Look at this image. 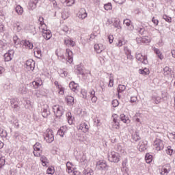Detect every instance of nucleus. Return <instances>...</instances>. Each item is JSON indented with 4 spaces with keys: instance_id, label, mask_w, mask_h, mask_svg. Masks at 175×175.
I'll use <instances>...</instances> for the list:
<instances>
[{
    "instance_id": "f257e3e1",
    "label": "nucleus",
    "mask_w": 175,
    "mask_h": 175,
    "mask_svg": "<svg viewBox=\"0 0 175 175\" xmlns=\"http://www.w3.org/2000/svg\"><path fill=\"white\" fill-rule=\"evenodd\" d=\"M39 29L42 33V36L46 40H49V39L51 38L53 35L51 34V31L47 29V25L46 23H42L39 25Z\"/></svg>"
},
{
    "instance_id": "f03ea898",
    "label": "nucleus",
    "mask_w": 175,
    "mask_h": 175,
    "mask_svg": "<svg viewBox=\"0 0 175 175\" xmlns=\"http://www.w3.org/2000/svg\"><path fill=\"white\" fill-rule=\"evenodd\" d=\"M74 154L76 157L77 161H79V162H81V163H87L88 162V161L87 160V156L85 155L84 152L78 150L74 152Z\"/></svg>"
},
{
    "instance_id": "7ed1b4c3",
    "label": "nucleus",
    "mask_w": 175,
    "mask_h": 175,
    "mask_svg": "<svg viewBox=\"0 0 175 175\" xmlns=\"http://www.w3.org/2000/svg\"><path fill=\"white\" fill-rule=\"evenodd\" d=\"M108 161H109V162L118 163V162L121 161V156L120 155V153L112 151L108 155Z\"/></svg>"
},
{
    "instance_id": "20e7f679",
    "label": "nucleus",
    "mask_w": 175,
    "mask_h": 175,
    "mask_svg": "<svg viewBox=\"0 0 175 175\" xmlns=\"http://www.w3.org/2000/svg\"><path fill=\"white\" fill-rule=\"evenodd\" d=\"M53 110L54 114L57 118L62 117V116H64V113H65V109H64V107L58 105H53Z\"/></svg>"
},
{
    "instance_id": "39448f33",
    "label": "nucleus",
    "mask_w": 175,
    "mask_h": 175,
    "mask_svg": "<svg viewBox=\"0 0 175 175\" xmlns=\"http://www.w3.org/2000/svg\"><path fill=\"white\" fill-rule=\"evenodd\" d=\"M44 139L46 143H53V142H54V133L53 130L47 129L44 133Z\"/></svg>"
},
{
    "instance_id": "423d86ee",
    "label": "nucleus",
    "mask_w": 175,
    "mask_h": 175,
    "mask_svg": "<svg viewBox=\"0 0 175 175\" xmlns=\"http://www.w3.org/2000/svg\"><path fill=\"white\" fill-rule=\"evenodd\" d=\"M111 126L112 129H120V118L117 114H113L112 116Z\"/></svg>"
},
{
    "instance_id": "0eeeda50",
    "label": "nucleus",
    "mask_w": 175,
    "mask_h": 175,
    "mask_svg": "<svg viewBox=\"0 0 175 175\" xmlns=\"http://www.w3.org/2000/svg\"><path fill=\"white\" fill-rule=\"evenodd\" d=\"M154 149L156 151H162L165 147V144H163V141H162L159 138H157L153 144Z\"/></svg>"
},
{
    "instance_id": "6e6552de",
    "label": "nucleus",
    "mask_w": 175,
    "mask_h": 175,
    "mask_svg": "<svg viewBox=\"0 0 175 175\" xmlns=\"http://www.w3.org/2000/svg\"><path fill=\"white\" fill-rule=\"evenodd\" d=\"M33 154L34 157H40L42 151V144L39 142H37L33 145Z\"/></svg>"
},
{
    "instance_id": "1a4fd4ad",
    "label": "nucleus",
    "mask_w": 175,
    "mask_h": 175,
    "mask_svg": "<svg viewBox=\"0 0 175 175\" xmlns=\"http://www.w3.org/2000/svg\"><path fill=\"white\" fill-rule=\"evenodd\" d=\"M96 168L97 170H109V165H107V163L103 160H100L96 163Z\"/></svg>"
},
{
    "instance_id": "9d476101",
    "label": "nucleus",
    "mask_w": 175,
    "mask_h": 175,
    "mask_svg": "<svg viewBox=\"0 0 175 175\" xmlns=\"http://www.w3.org/2000/svg\"><path fill=\"white\" fill-rule=\"evenodd\" d=\"M135 58L142 64L147 65L148 64V60H147V56L142 55L140 53H136Z\"/></svg>"
},
{
    "instance_id": "9b49d317",
    "label": "nucleus",
    "mask_w": 175,
    "mask_h": 175,
    "mask_svg": "<svg viewBox=\"0 0 175 175\" xmlns=\"http://www.w3.org/2000/svg\"><path fill=\"white\" fill-rule=\"evenodd\" d=\"M163 75L169 80H172V79H173V77H174V75H173V72H172V68H169V66H165L163 68Z\"/></svg>"
},
{
    "instance_id": "f8f14e48",
    "label": "nucleus",
    "mask_w": 175,
    "mask_h": 175,
    "mask_svg": "<svg viewBox=\"0 0 175 175\" xmlns=\"http://www.w3.org/2000/svg\"><path fill=\"white\" fill-rule=\"evenodd\" d=\"M77 16L80 20H84L85 18H87L88 13H87V10H85V8H81L77 14Z\"/></svg>"
},
{
    "instance_id": "ddd939ff",
    "label": "nucleus",
    "mask_w": 175,
    "mask_h": 175,
    "mask_svg": "<svg viewBox=\"0 0 175 175\" xmlns=\"http://www.w3.org/2000/svg\"><path fill=\"white\" fill-rule=\"evenodd\" d=\"M42 116L44 117V118H47V117L50 116V108H49V105H47V104L43 105L42 109Z\"/></svg>"
},
{
    "instance_id": "4468645a",
    "label": "nucleus",
    "mask_w": 175,
    "mask_h": 175,
    "mask_svg": "<svg viewBox=\"0 0 175 175\" xmlns=\"http://www.w3.org/2000/svg\"><path fill=\"white\" fill-rule=\"evenodd\" d=\"M25 68L27 70H33L35 69V62L32 59L26 61Z\"/></svg>"
},
{
    "instance_id": "2eb2a0df",
    "label": "nucleus",
    "mask_w": 175,
    "mask_h": 175,
    "mask_svg": "<svg viewBox=\"0 0 175 175\" xmlns=\"http://www.w3.org/2000/svg\"><path fill=\"white\" fill-rule=\"evenodd\" d=\"M66 56L67 57V62L72 64L73 62V52L70 49H67L66 50Z\"/></svg>"
},
{
    "instance_id": "dca6fc26",
    "label": "nucleus",
    "mask_w": 175,
    "mask_h": 175,
    "mask_svg": "<svg viewBox=\"0 0 175 175\" xmlns=\"http://www.w3.org/2000/svg\"><path fill=\"white\" fill-rule=\"evenodd\" d=\"M96 92H95L94 89L90 90L89 92V96L92 103H96V101L98 100V97L96 96Z\"/></svg>"
},
{
    "instance_id": "f3484780",
    "label": "nucleus",
    "mask_w": 175,
    "mask_h": 175,
    "mask_svg": "<svg viewBox=\"0 0 175 175\" xmlns=\"http://www.w3.org/2000/svg\"><path fill=\"white\" fill-rule=\"evenodd\" d=\"M78 129L82 131L84 133H87L90 130V125L87 124L85 122H82L79 124Z\"/></svg>"
},
{
    "instance_id": "a211bd4d",
    "label": "nucleus",
    "mask_w": 175,
    "mask_h": 175,
    "mask_svg": "<svg viewBox=\"0 0 175 175\" xmlns=\"http://www.w3.org/2000/svg\"><path fill=\"white\" fill-rule=\"evenodd\" d=\"M13 54H14V51L10 50L8 53H5L4 59L5 62H9V61H12L13 59Z\"/></svg>"
},
{
    "instance_id": "6ab92c4d",
    "label": "nucleus",
    "mask_w": 175,
    "mask_h": 175,
    "mask_svg": "<svg viewBox=\"0 0 175 175\" xmlns=\"http://www.w3.org/2000/svg\"><path fill=\"white\" fill-rule=\"evenodd\" d=\"M138 150L141 152L147 150V141H141L138 144Z\"/></svg>"
},
{
    "instance_id": "aec40b11",
    "label": "nucleus",
    "mask_w": 175,
    "mask_h": 175,
    "mask_svg": "<svg viewBox=\"0 0 175 175\" xmlns=\"http://www.w3.org/2000/svg\"><path fill=\"white\" fill-rule=\"evenodd\" d=\"M8 121L10 122V124L14 125L15 128H18L20 124H18V119H17V118L12 116L8 118Z\"/></svg>"
},
{
    "instance_id": "412c9836",
    "label": "nucleus",
    "mask_w": 175,
    "mask_h": 175,
    "mask_svg": "<svg viewBox=\"0 0 175 175\" xmlns=\"http://www.w3.org/2000/svg\"><path fill=\"white\" fill-rule=\"evenodd\" d=\"M65 99L68 106H73V105H75V98H73V96H67Z\"/></svg>"
},
{
    "instance_id": "4be33fe9",
    "label": "nucleus",
    "mask_w": 175,
    "mask_h": 175,
    "mask_svg": "<svg viewBox=\"0 0 175 175\" xmlns=\"http://www.w3.org/2000/svg\"><path fill=\"white\" fill-rule=\"evenodd\" d=\"M66 132H68V127H66V126H63L58 130L57 133L59 135V136L64 137V135L65 133H66Z\"/></svg>"
},
{
    "instance_id": "5701e85b",
    "label": "nucleus",
    "mask_w": 175,
    "mask_h": 175,
    "mask_svg": "<svg viewBox=\"0 0 175 175\" xmlns=\"http://www.w3.org/2000/svg\"><path fill=\"white\" fill-rule=\"evenodd\" d=\"M14 29H15L16 32H21V31H23V24L21 22H16L14 25Z\"/></svg>"
},
{
    "instance_id": "b1692460",
    "label": "nucleus",
    "mask_w": 175,
    "mask_h": 175,
    "mask_svg": "<svg viewBox=\"0 0 175 175\" xmlns=\"http://www.w3.org/2000/svg\"><path fill=\"white\" fill-rule=\"evenodd\" d=\"M94 47L97 54H100L102 51L105 49L103 44H94Z\"/></svg>"
},
{
    "instance_id": "393cba45",
    "label": "nucleus",
    "mask_w": 175,
    "mask_h": 175,
    "mask_svg": "<svg viewBox=\"0 0 175 175\" xmlns=\"http://www.w3.org/2000/svg\"><path fill=\"white\" fill-rule=\"evenodd\" d=\"M19 94H27V85L25 84H21L18 89Z\"/></svg>"
},
{
    "instance_id": "a878e982",
    "label": "nucleus",
    "mask_w": 175,
    "mask_h": 175,
    "mask_svg": "<svg viewBox=\"0 0 175 175\" xmlns=\"http://www.w3.org/2000/svg\"><path fill=\"white\" fill-rule=\"evenodd\" d=\"M66 172L68 173H72L75 170V165L69 161L66 163Z\"/></svg>"
},
{
    "instance_id": "bb28decb",
    "label": "nucleus",
    "mask_w": 175,
    "mask_h": 175,
    "mask_svg": "<svg viewBox=\"0 0 175 175\" xmlns=\"http://www.w3.org/2000/svg\"><path fill=\"white\" fill-rule=\"evenodd\" d=\"M15 12L18 16H23V13H24V8H23L21 5H18L15 8Z\"/></svg>"
},
{
    "instance_id": "cd10ccee",
    "label": "nucleus",
    "mask_w": 175,
    "mask_h": 175,
    "mask_svg": "<svg viewBox=\"0 0 175 175\" xmlns=\"http://www.w3.org/2000/svg\"><path fill=\"white\" fill-rule=\"evenodd\" d=\"M172 170V167L170 166V164H166L162 169V172L163 173V174H167L169 172Z\"/></svg>"
},
{
    "instance_id": "c85d7f7f",
    "label": "nucleus",
    "mask_w": 175,
    "mask_h": 175,
    "mask_svg": "<svg viewBox=\"0 0 175 175\" xmlns=\"http://www.w3.org/2000/svg\"><path fill=\"white\" fill-rule=\"evenodd\" d=\"M124 24L125 25H126V27H130L129 29L130 31H133L134 27H133V25H132V22L131 21V20H129V19H125V20L124 21Z\"/></svg>"
},
{
    "instance_id": "c756f323",
    "label": "nucleus",
    "mask_w": 175,
    "mask_h": 175,
    "mask_svg": "<svg viewBox=\"0 0 175 175\" xmlns=\"http://www.w3.org/2000/svg\"><path fill=\"white\" fill-rule=\"evenodd\" d=\"M66 118H67V121L70 125H72L73 124V120H75V118L72 116V113L68 112L66 113Z\"/></svg>"
},
{
    "instance_id": "7c9ffc66",
    "label": "nucleus",
    "mask_w": 175,
    "mask_h": 175,
    "mask_svg": "<svg viewBox=\"0 0 175 175\" xmlns=\"http://www.w3.org/2000/svg\"><path fill=\"white\" fill-rule=\"evenodd\" d=\"M42 84H43V81H42L41 79H38L37 81H34L32 82V85L33 88L36 89L39 88V87H40V85H42Z\"/></svg>"
},
{
    "instance_id": "2f4dec72",
    "label": "nucleus",
    "mask_w": 175,
    "mask_h": 175,
    "mask_svg": "<svg viewBox=\"0 0 175 175\" xmlns=\"http://www.w3.org/2000/svg\"><path fill=\"white\" fill-rule=\"evenodd\" d=\"M139 73L142 75L143 76H147L150 75V70L147 68H144V69H139Z\"/></svg>"
},
{
    "instance_id": "473e14b6",
    "label": "nucleus",
    "mask_w": 175,
    "mask_h": 175,
    "mask_svg": "<svg viewBox=\"0 0 175 175\" xmlns=\"http://www.w3.org/2000/svg\"><path fill=\"white\" fill-rule=\"evenodd\" d=\"M120 120L124 124H129V122H131V120H129V118L126 117L124 114L120 115Z\"/></svg>"
},
{
    "instance_id": "72a5a7b5",
    "label": "nucleus",
    "mask_w": 175,
    "mask_h": 175,
    "mask_svg": "<svg viewBox=\"0 0 175 175\" xmlns=\"http://www.w3.org/2000/svg\"><path fill=\"white\" fill-rule=\"evenodd\" d=\"M40 161L42 162V166H47V164L49 163V159L44 155L41 156Z\"/></svg>"
},
{
    "instance_id": "f704fd0d",
    "label": "nucleus",
    "mask_w": 175,
    "mask_h": 175,
    "mask_svg": "<svg viewBox=\"0 0 175 175\" xmlns=\"http://www.w3.org/2000/svg\"><path fill=\"white\" fill-rule=\"evenodd\" d=\"M76 70L79 75H84V67L81 65H77L76 66Z\"/></svg>"
},
{
    "instance_id": "c9c22d12",
    "label": "nucleus",
    "mask_w": 175,
    "mask_h": 175,
    "mask_svg": "<svg viewBox=\"0 0 175 175\" xmlns=\"http://www.w3.org/2000/svg\"><path fill=\"white\" fill-rule=\"evenodd\" d=\"M153 51L155 53V54H157V55H158L159 59H163V55H162V53H161V51H159V49L153 47Z\"/></svg>"
},
{
    "instance_id": "e433bc0d",
    "label": "nucleus",
    "mask_w": 175,
    "mask_h": 175,
    "mask_svg": "<svg viewBox=\"0 0 175 175\" xmlns=\"http://www.w3.org/2000/svg\"><path fill=\"white\" fill-rule=\"evenodd\" d=\"M34 55H36V58H40L42 57V51L38 47L34 49Z\"/></svg>"
},
{
    "instance_id": "4c0bfd02",
    "label": "nucleus",
    "mask_w": 175,
    "mask_h": 175,
    "mask_svg": "<svg viewBox=\"0 0 175 175\" xmlns=\"http://www.w3.org/2000/svg\"><path fill=\"white\" fill-rule=\"evenodd\" d=\"M69 87H70V90H72V91L75 92V91L77 90V87H79V85H77V83L72 81L70 83Z\"/></svg>"
},
{
    "instance_id": "58836bf2",
    "label": "nucleus",
    "mask_w": 175,
    "mask_h": 175,
    "mask_svg": "<svg viewBox=\"0 0 175 175\" xmlns=\"http://www.w3.org/2000/svg\"><path fill=\"white\" fill-rule=\"evenodd\" d=\"M145 160L146 163H151V162H152V155L150 153H147L145 156Z\"/></svg>"
},
{
    "instance_id": "ea45409f",
    "label": "nucleus",
    "mask_w": 175,
    "mask_h": 175,
    "mask_svg": "<svg viewBox=\"0 0 175 175\" xmlns=\"http://www.w3.org/2000/svg\"><path fill=\"white\" fill-rule=\"evenodd\" d=\"M114 85V77L112 74L109 75V81L108 83V87H113Z\"/></svg>"
},
{
    "instance_id": "a19ab883",
    "label": "nucleus",
    "mask_w": 175,
    "mask_h": 175,
    "mask_svg": "<svg viewBox=\"0 0 175 175\" xmlns=\"http://www.w3.org/2000/svg\"><path fill=\"white\" fill-rule=\"evenodd\" d=\"M152 100H153V102H154L156 105H158L161 103V98L159 96H153Z\"/></svg>"
},
{
    "instance_id": "79ce46f5",
    "label": "nucleus",
    "mask_w": 175,
    "mask_h": 175,
    "mask_svg": "<svg viewBox=\"0 0 175 175\" xmlns=\"http://www.w3.org/2000/svg\"><path fill=\"white\" fill-rule=\"evenodd\" d=\"M132 140H133L134 142H139V140H140V136L139 135V133L135 132V133L132 135Z\"/></svg>"
},
{
    "instance_id": "37998d69",
    "label": "nucleus",
    "mask_w": 175,
    "mask_h": 175,
    "mask_svg": "<svg viewBox=\"0 0 175 175\" xmlns=\"http://www.w3.org/2000/svg\"><path fill=\"white\" fill-rule=\"evenodd\" d=\"M104 9L107 11L111 10L113 9V5H111V3H107L104 5Z\"/></svg>"
},
{
    "instance_id": "c03bdc74",
    "label": "nucleus",
    "mask_w": 175,
    "mask_h": 175,
    "mask_svg": "<svg viewBox=\"0 0 175 175\" xmlns=\"http://www.w3.org/2000/svg\"><path fill=\"white\" fill-rule=\"evenodd\" d=\"M116 150L117 151H118V152H121L122 154H124V152H125V150H124V147H122V145H121L120 144H118L117 145Z\"/></svg>"
},
{
    "instance_id": "a18cd8bd",
    "label": "nucleus",
    "mask_w": 175,
    "mask_h": 175,
    "mask_svg": "<svg viewBox=\"0 0 175 175\" xmlns=\"http://www.w3.org/2000/svg\"><path fill=\"white\" fill-rule=\"evenodd\" d=\"M59 74L60 75V76L62 77H66V76H68V71H66L65 69L63 70H59Z\"/></svg>"
},
{
    "instance_id": "49530a36",
    "label": "nucleus",
    "mask_w": 175,
    "mask_h": 175,
    "mask_svg": "<svg viewBox=\"0 0 175 175\" xmlns=\"http://www.w3.org/2000/svg\"><path fill=\"white\" fill-rule=\"evenodd\" d=\"M83 175H94V171L90 168H88L87 170H83Z\"/></svg>"
},
{
    "instance_id": "de8ad7c7",
    "label": "nucleus",
    "mask_w": 175,
    "mask_h": 175,
    "mask_svg": "<svg viewBox=\"0 0 175 175\" xmlns=\"http://www.w3.org/2000/svg\"><path fill=\"white\" fill-rule=\"evenodd\" d=\"M125 90H126V86H125V85H119L118 92V94H120V92H124Z\"/></svg>"
},
{
    "instance_id": "09e8293b",
    "label": "nucleus",
    "mask_w": 175,
    "mask_h": 175,
    "mask_svg": "<svg viewBox=\"0 0 175 175\" xmlns=\"http://www.w3.org/2000/svg\"><path fill=\"white\" fill-rule=\"evenodd\" d=\"M69 11H63L62 13V17L64 20H66L69 17Z\"/></svg>"
},
{
    "instance_id": "8fccbe9b",
    "label": "nucleus",
    "mask_w": 175,
    "mask_h": 175,
    "mask_svg": "<svg viewBox=\"0 0 175 175\" xmlns=\"http://www.w3.org/2000/svg\"><path fill=\"white\" fill-rule=\"evenodd\" d=\"M174 150L172 148V146H167V149L165 150V152L166 154H167V155H172L174 152Z\"/></svg>"
},
{
    "instance_id": "3c124183",
    "label": "nucleus",
    "mask_w": 175,
    "mask_h": 175,
    "mask_svg": "<svg viewBox=\"0 0 175 175\" xmlns=\"http://www.w3.org/2000/svg\"><path fill=\"white\" fill-rule=\"evenodd\" d=\"M0 136L1 137H6L8 136V133L3 129L0 128Z\"/></svg>"
},
{
    "instance_id": "603ef678",
    "label": "nucleus",
    "mask_w": 175,
    "mask_h": 175,
    "mask_svg": "<svg viewBox=\"0 0 175 175\" xmlns=\"http://www.w3.org/2000/svg\"><path fill=\"white\" fill-rule=\"evenodd\" d=\"M33 105V103L29 100H26V105H25V107L27 109H31L32 108V106Z\"/></svg>"
},
{
    "instance_id": "864d4df0",
    "label": "nucleus",
    "mask_w": 175,
    "mask_h": 175,
    "mask_svg": "<svg viewBox=\"0 0 175 175\" xmlns=\"http://www.w3.org/2000/svg\"><path fill=\"white\" fill-rule=\"evenodd\" d=\"M55 172V170H54V167H49L46 170L47 174H54Z\"/></svg>"
},
{
    "instance_id": "5fc2aeb1",
    "label": "nucleus",
    "mask_w": 175,
    "mask_h": 175,
    "mask_svg": "<svg viewBox=\"0 0 175 175\" xmlns=\"http://www.w3.org/2000/svg\"><path fill=\"white\" fill-rule=\"evenodd\" d=\"M75 2H76V0H65L66 5L68 6H72Z\"/></svg>"
},
{
    "instance_id": "6e6d98bb",
    "label": "nucleus",
    "mask_w": 175,
    "mask_h": 175,
    "mask_svg": "<svg viewBox=\"0 0 175 175\" xmlns=\"http://www.w3.org/2000/svg\"><path fill=\"white\" fill-rule=\"evenodd\" d=\"M163 20H165V21L167 23H172V17H170V16H167L166 14H164L163 16Z\"/></svg>"
},
{
    "instance_id": "4d7b16f0",
    "label": "nucleus",
    "mask_w": 175,
    "mask_h": 175,
    "mask_svg": "<svg viewBox=\"0 0 175 175\" xmlns=\"http://www.w3.org/2000/svg\"><path fill=\"white\" fill-rule=\"evenodd\" d=\"M94 125H96L97 126H100V125H102L100 120L98 118L94 119Z\"/></svg>"
},
{
    "instance_id": "13d9d810",
    "label": "nucleus",
    "mask_w": 175,
    "mask_h": 175,
    "mask_svg": "<svg viewBox=\"0 0 175 175\" xmlns=\"http://www.w3.org/2000/svg\"><path fill=\"white\" fill-rule=\"evenodd\" d=\"M119 44H126L128 43V41L125 40L124 38H120L118 40Z\"/></svg>"
},
{
    "instance_id": "bf43d9fd",
    "label": "nucleus",
    "mask_w": 175,
    "mask_h": 175,
    "mask_svg": "<svg viewBox=\"0 0 175 175\" xmlns=\"http://www.w3.org/2000/svg\"><path fill=\"white\" fill-rule=\"evenodd\" d=\"M122 172L123 175H129V168L128 167L122 168Z\"/></svg>"
},
{
    "instance_id": "052dcab7",
    "label": "nucleus",
    "mask_w": 175,
    "mask_h": 175,
    "mask_svg": "<svg viewBox=\"0 0 175 175\" xmlns=\"http://www.w3.org/2000/svg\"><path fill=\"white\" fill-rule=\"evenodd\" d=\"M36 96H37V98H40L43 96V92L40 90H37L36 92Z\"/></svg>"
},
{
    "instance_id": "680f3d73",
    "label": "nucleus",
    "mask_w": 175,
    "mask_h": 175,
    "mask_svg": "<svg viewBox=\"0 0 175 175\" xmlns=\"http://www.w3.org/2000/svg\"><path fill=\"white\" fill-rule=\"evenodd\" d=\"M11 107L12 109H14L15 111H18V110H20V106H18V103L11 105Z\"/></svg>"
},
{
    "instance_id": "e2e57ef3",
    "label": "nucleus",
    "mask_w": 175,
    "mask_h": 175,
    "mask_svg": "<svg viewBox=\"0 0 175 175\" xmlns=\"http://www.w3.org/2000/svg\"><path fill=\"white\" fill-rule=\"evenodd\" d=\"M17 103H18V100H17V98H11L10 100L11 106H13L14 105H16Z\"/></svg>"
},
{
    "instance_id": "0e129e2a",
    "label": "nucleus",
    "mask_w": 175,
    "mask_h": 175,
    "mask_svg": "<svg viewBox=\"0 0 175 175\" xmlns=\"http://www.w3.org/2000/svg\"><path fill=\"white\" fill-rule=\"evenodd\" d=\"M120 105V103L118 102V100L115 99L112 101V106L113 107H117Z\"/></svg>"
},
{
    "instance_id": "69168bd1",
    "label": "nucleus",
    "mask_w": 175,
    "mask_h": 175,
    "mask_svg": "<svg viewBox=\"0 0 175 175\" xmlns=\"http://www.w3.org/2000/svg\"><path fill=\"white\" fill-rule=\"evenodd\" d=\"M64 42L65 44H73V41L70 38H66Z\"/></svg>"
},
{
    "instance_id": "338daca9",
    "label": "nucleus",
    "mask_w": 175,
    "mask_h": 175,
    "mask_svg": "<svg viewBox=\"0 0 175 175\" xmlns=\"http://www.w3.org/2000/svg\"><path fill=\"white\" fill-rule=\"evenodd\" d=\"M81 95H82L83 99H88V98H88V97H87V91L83 90H81Z\"/></svg>"
},
{
    "instance_id": "774afa93",
    "label": "nucleus",
    "mask_w": 175,
    "mask_h": 175,
    "mask_svg": "<svg viewBox=\"0 0 175 175\" xmlns=\"http://www.w3.org/2000/svg\"><path fill=\"white\" fill-rule=\"evenodd\" d=\"M170 139H172L174 142H175V132H172L170 133Z\"/></svg>"
}]
</instances>
